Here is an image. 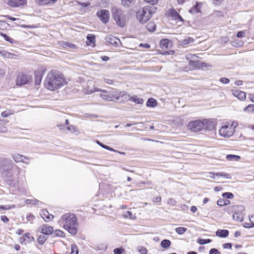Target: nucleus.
<instances>
[{
    "instance_id": "1",
    "label": "nucleus",
    "mask_w": 254,
    "mask_h": 254,
    "mask_svg": "<svg viewBox=\"0 0 254 254\" xmlns=\"http://www.w3.org/2000/svg\"><path fill=\"white\" fill-rule=\"evenodd\" d=\"M61 222L63 227L69 234L74 236L78 231V223L76 215L73 213H67L61 217Z\"/></svg>"
},
{
    "instance_id": "2",
    "label": "nucleus",
    "mask_w": 254,
    "mask_h": 254,
    "mask_svg": "<svg viewBox=\"0 0 254 254\" xmlns=\"http://www.w3.org/2000/svg\"><path fill=\"white\" fill-rule=\"evenodd\" d=\"M67 84L64 75L60 71L51 70L49 73V90H56Z\"/></svg>"
},
{
    "instance_id": "3",
    "label": "nucleus",
    "mask_w": 254,
    "mask_h": 254,
    "mask_svg": "<svg viewBox=\"0 0 254 254\" xmlns=\"http://www.w3.org/2000/svg\"><path fill=\"white\" fill-rule=\"evenodd\" d=\"M156 9L153 5L144 6L137 12V19L141 23H146L151 18L152 14L156 12Z\"/></svg>"
},
{
    "instance_id": "4",
    "label": "nucleus",
    "mask_w": 254,
    "mask_h": 254,
    "mask_svg": "<svg viewBox=\"0 0 254 254\" xmlns=\"http://www.w3.org/2000/svg\"><path fill=\"white\" fill-rule=\"evenodd\" d=\"M112 16L118 26L123 27L126 22V15L121 8L113 7L111 9Z\"/></svg>"
},
{
    "instance_id": "5",
    "label": "nucleus",
    "mask_w": 254,
    "mask_h": 254,
    "mask_svg": "<svg viewBox=\"0 0 254 254\" xmlns=\"http://www.w3.org/2000/svg\"><path fill=\"white\" fill-rule=\"evenodd\" d=\"M95 91H100L102 92L100 97L104 100L111 101H113V98L114 97V91L108 92L105 90L95 88L94 90H90L89 94L92 93Z\"/></svg>"
},
{
    "instance_id": "6",
    "label": "nucleus",
    "mask_w": 254,
    "mask_h": 254,
    "mask_svg": "<svg viewBox=\"0 0 254 254\" xmlns=\"http://www.w3.org/2000/svg\"><path fill=\"white\" fill-rule=\"evenodd\" d=\"M188 127L192 131H199L204 129L203 120H197L190 122L188 124Z\"/></svg>"
},
{
    "instance_id": "7",
    "label": "nucleus",
    "mask_w": 254,
    "mask_h": 254,
    "mask_svg": "<svg viewBox=\"0 0 254 254\" xmlns=\"http://www.w3.org/2000/svg\"><path fill=\"white\" fill-rule=\"evenodd\" d=\"M235 212L233 215V219L242 222L244 219V214L243 213V212L245 210V208L242 205H237L236 206H234Z\"/></svg>"
},
{
    "instance_id": "8",
    "label": "nucleus",
    "mask_w": 254,
    "mask_h": 254,
    "mask_svg": "<svg viewBox=\"0 0 254 254\" xmlns=\"http://www.w3.org/2000/svg\"><path fill=\"white\" fill-rule=\"evenodd\" d=\"M219 134L224 137H229L234 133V129L232 127L224 125L219 130Z\"/></svg>"
},
{
    "instance_id": "9",
    "label": "nucleus",
    "mask_w": 254,
    "mask_h": 254,
    "mask_svg": "<svg viewBox=\"0 0 254 254\" xmlns=\"http://www.w3.org/2000/svg\"><path fill=\"white\" fill-rule=\"evenodd\" d=\"M96 15L100 20L104 24L109 21L110 12L107 9H101L97 12Z\"/></svg>"
},
{
    "instance_id": "10",
    "label": "nucleus",
    "mask_w": 254,
    "mask_h": 254,
    "mask_svg": "<svg viewBox=\"0 0 254 254\" xmlns=\"http://www.w3.org/2000/svg\"><path fill=\"white\" fill-rule=\"evenodd\" d=\"M30 79V77L23 73H20L18 74L16 82V85L22 86L28 83L29 80Z\"/></svg>"
},
{
    "instance_id": "11",
    "label": "nucleus",
    "mask_w": 254,
    "mask_h": 254,
    "mask_svg": "<svg viewBox=\"0 0 254 254\" xmlns=\"http://www.w3.org/2000/svg\"><path fill=\"white\" fill-rule=\"evenodd\" d=\"M39 231L43 235H40L38 238V241L39 244H43L46 240V238L44 235H48V226L47 225H43L39 229Z\"/></svg>"
},
{
    "instance_id": "12",
    "label": "nucleus",
    "mask_w": 254,
    "mask_h": 254,
    "mask_svg": "<svg viewBox=\"0 0 254 254\" xmlns=\"http://www.w3.org/2000/svg\"><path fill=\"white\" fill-rule=\"evenodd\" d=\"M203 123L204 124V128L207 130H212L215 128L216 123L213 120L204 119L203 120Z\"/></svg>"
},
{
    "instance_id": "13",
    "label": "nucleus",
    "mask_w": 254,
    "mask_h": 254,
    "mask_svg": "<svg viewBox=\"0 0 254 254\" xmlns=\"http://www.w3.org/2000/svg\"><path fill=\"white\" fill-rule=\"evenodd\" d=\"M114 97L117 100H119L121 98H123V100L127 101L129 94L125 91H114Z\"/></svg>"
},
{
    "instance_id": "14",
    "label": "nucleus",
    "mask_w": 254,
    "mask_h": 254,
    "mask_svg": "<svg viewBox=\"0 0 254 254\" xmlns=\"http://www.w3.org/2000/svg\"><path fill=\"white\" fill-rule=\"evenodd\" d=\"M26 0H9L7 4L11 7H19L26 3Z\"/></svg>"
},
{
    "instance_id": "15",
    "label": "nucleus",
    "mask_w": 254,
    "mask_h": 254,
    "mask_svg": "<svg viewBox=\"0 0 254 254\" xmlns=\"http://www.w3.org/2000/svg\"><path fill=\"white\" fill-rule=\"evenodd\" d=\"M50 234L61 238H64L65 236V233L63 231L61 230H54L52 227L49 226V235Z\"/></svg>"
},
{
    "instance_id": "16",
    "label": "nucleus",
    "mask_w": 254,
    "mask_h": 254,
    "mask_svg": "<svg viewBox=\"0 0 254 254\" xmlns=\"http://www.w3.org/2000/svg\"><path fill=\"white\" fill-rule=\"evenodd\" d=\"M29 233L25 234L19 238V243L21 244H26L34 240L33 237H30Z\"/></svg>"
},
{
    "instance_id": "17",
    "label": "nucleus",
    "mask_w": 254,
    "mask_h": 254,
    "mask_svg": "<svg viewBox=\"0 0 254 254\" xmlns=\"http://www.w3.org/2000/svg\"><path fill=\"white\" fill-rule=\"evenodd\" d=\"M232 93L235 97L240 100H243L246 99V94L245 92L239 89H235L232 90Z\"/></svg>"
},
{
    "instance_id": "18",
    "label": "nucleus",
    "mask_w": 254,
    "mask_h": 254,
    "mask_svg": "<svg viewBox=\"0 0 254 254\" xmlns=\"http://www.w3.org/2000/svg\"><path fill=\"white\" fill-rule=\"evenodd\" d=\"M106 41L112 45L117 46L120 42V40L115 37L108 36L106 37Z\"/></svg>"
},
{
    "instance_id": "19",
    "label": "nucleus",
    "mask_w": 254,
    "mask_h": 254,
    "mask_svg": "<svg viewBox=\"0 0 254 254\" xmlns=\"http://www.w3.org/2000/svg\"><path fill=\"white\" fill-rule=\"evenodd\" d=\"M229 233L227 230L218 229L216 232V235L220 238H226L229 235Z\"/></svg>"
},
{
    "instance_id": "20",
    "label": "nucleus",
    "mask_w": 254,
    "mask_h": 254,
    "mask_svg": "<svg viewBox=\"0 0 254 254\" xmlns=\"http://www.w3.org/2000/svg\"><path fill=\"white\" fill-rule=\"evenodd\" d=\"M170 15L171 17H174L176 20L179 21H183V19L181 15L174 9H170Z\"/></svg>"
},
{
    "instance_id": "21",
    "label": "nucleus",
    "mask_w": 254,
    "mask_h": 254,
    "mask_svg": "<svg viewBox=\"0 0 254 254\" xmlns=\"http://www.w3.org/2000/svg\"><path fill=\"white\" fill-rule=\"evenodd\" d=\"M0 55L3 57L8 58V59H13L15 58V57H16V55L9 53L5 50H1L0 51Z\"/></svg>"
},
{
    "instance_id": "22",
    "label": "nucleus",
    "mask_w": 254,
    "mask_h": 254,
    "mask_svg": "<svg viewBox=\"0 0 254 254\" xmlns=\"http://www.w3.org/2000/svg\"><path fill=\"white\" fill-rule=\"evenodd\" d=\"M201 4L197 2H196L195 5L189 10V12L191 13H198L200 11V8Z\"/></svg>"
},
{
    "instance_id": "23",
    "label": "nucleus",
    "mask_w": 254,
    "mask_h": 254,
    "mask_svg": "<svg viewBox=\"0 0 254 254\" xmlns=\"http://www.w3.org/2000/svg\"><path fill=\"white\" fill-rule=\"evenodd\" d=\"M42 78V74L40 71H37L35 74V84L38 85L41 83Z\"/></svg>"
},
{
    "instance_id": "24",
    "label": "nucleus",
    "mask_w": 254,
    "mask_h": 254,
    "mask_svg": "<svg viewBox=\"0 0 254 254\" xmlns=\"http://www.w3.org/2000/svg\"><path fill=\"white\" fill-rule=\"evenodd\" d=\"M156 25L154 22L150 21L146 26V29L150 32H153L156 30Z\"/></svg>"
},
{
    "instance_id": "25",
    "label": "nucleus",
    "mask_w": 254,
    "mask_h": 254,
    "mask_svg": "<svg viewBox=\"0 0 254 254\" xmlns=\"http://www.w3.org/2000/svg\"><path fill=\"white\" fill-rule=\"evenodd\" d=\"M157 101L152 98H149L146 102V106L150 107H154L157 105Z\"/></svg>"
},
{
    "instance_id": "26",
    "label": "nucleus",
    "mask_w": 254,
    "mask_h": 254,
    "mask_svg": "<svg viewBox=\"0 0 254 254\" xmlns=\"http://www.w3.org/2000/svg\"><path fill=\"white\" fill-rule=\"evenodd\" d=\"M128 100L132 101H133L136 103H137V104H142L143 102V100L142 99L139 98H137L136 96L131 97L129 95L128 98H127V101Z\"/></svg>"
},
{
    "instance_id": "27",
    "label": "nucleus",
    "mask_w": 254,
    "mask_h": 254,
    "mask_svg": "<svg viewBox=\"0 0 254 254\" xmlns=\"http://www.w3.org/2000/svg\"><path fill=\"white\" fill-rule=\"evenodd\" d=\"M25 202H26V203H27V204H31L32 205L38 204L39 205H41L43 204V203L42 202L38 201V200H37L36 199H26L25 200Z\"/></svg>"
},
{
    "instance_id": "28",
    "label": "nucleus",
    "mask_w": 254,
    "mask_h": 254,
    "mask_svg": "<svg viewBox=\"0 0 254 254\" xmlns=\"http://www.w3.org/2000/svg\"><path fill=\"white\" fill-rule=\"evenodd\" d=\"M13 158L16 162H24L26 157L23 155L16 154L13 156Z\"/></svg>"
},
{
    "instance_id": "29",
    "label": "nucleus",
    "mask_w": 254,
    "mask_h": 254,
    "mask_svg": "<svg viewBox=\"0 0 254 254\" xmlns=\"http://www.w3.org/2000/svg\"><path fill=\"white\" fill-rule=\"evenodd\" d=\"M193 41V39H192L190 37H188L181 41V43L183 46L185 47L187 46L188 44H189L190 43L192 42Z\"/></svg>"
},
{
    "instance_id": "30",
    "label": "nucleus",
    "mask_w": 254,
    "mask_h": 254,
    "mask_svg": "<svg viewBox=\"0 0 254 254\" xmlns=\"http://www.w3.org/2000/svg\"><path fill=\"white\" fill-rule=\"evenodd\" d=\"M171 242L169 240H163L161 243V246L162 248L168 249L171 245Z\"/></svg>"
},
{
    "instance_id": "31",
    "label": "nucleus",
    "mask_w": 254,
    "mask_h": 254,
    "mask_svg": "<svg viewBox=\"0 0 254 254\" xmlns=\"http://www.w3.org/2000/svg\"><path fill=\"white\" fill-rule=\"evenodd\" d=\"M121 1L124 6L129 7L134 3L135 0H121Z\"/></svg>"
},
{
    "instance_id": "32",
    "label": "nucleus",
    "mask_w": 254,
    "mask_h": 254,
    "mask_svg": "<svg viewBox=\"0 0 254 254\" xmlns=\"http://www.w3.org/2000/svg\"><path fill=\"white\" fill-rule=\"evenodd\" d=\"M97 143L100 145V146H101L102 148H104V149H107L108 150H110V151H116V150H115L114 149H113V148H111L110 147V146H107L106 145H105L104 144H103L102 142H101L100 141H99V140H97L96 141Z\"/></svg>"
},
{
    "instance_id": "33",
    "label": "nucleus",
    "mask_w": 254,
    "mask_h": 254,
    "mask_svg": "<svg viewBox=\"0 0 254 254\" xmlns=\"http://www.w3.org/2000/svg\"><path fill=\"white\" fill-rule=\"evenodd\" d=\"M169 40L168 39H163L160 41V45L162 48H168L169 45Z\"/></svg>"
},
{
    "instance_id": "34",
    "label": "nucleus",
    "mask_w": 254,
    "mask_h": 254,
    "mask_svg": "<svg viewBox=\"0 0 254 254\" xmlns=\"http://www.w3.org/2000/svg\"><path fill=\"white\" fill-rule=\"evenodd\" d=\"M226 158L228 160H236L238 161L240 159V157L238 155L229 154L226 156Z\"/></svg>"
},
{
    "instance_id": "35",
    "label": "nucleus",
    "mask_w": 254,
    "mask_h": 254,
    "mask_svg": "<svg viewBox=\"0 0 254 254\" xmlns=\"http://www.w3.org/2000/svg\"><path fill=\"white\" fill-rule=\"evenodd\" d=\"M244 111L248 113L254 114V104L249 105L244 109Z\"/></svg>"
},
{
    "instance_id": "36",
    "label": "nucleus",
    "mask_w": 254,
    "mask_h": 254,
    "mask_svg": "<svg viewBox=\"0 0 254 254\" xmlns=\"http://www.w3.org/2000/svg\"><path fill=\"white\" fill-rule=\"evenodd\" d=\"M216 176L222 177L227 179H230L231 176L230 174L224 172H218L215 173Z\"/></svg>"
},
{
    "instance_id": "37",
    "label": "nucleus",
    "mask_w": 254,
    "mask_h": 254,
    "mask_svg": "<svg viewBox=\"0 0 254 254\" xmlns=\"http://www.w3.org/2000/svg\"><path fill=\"white\" fill-rule=\"evenodd\" d=\"M70 254H78V248L75 244H71Z\"/></svg>"
},
{
    "instance_id": "38",
    "label": "nucleus",
    "mask_w": 254,
    "mask_h": 254,
    "mask_svg": "<svg viewBox=\"0 0 254 254\" xmlns=\"http://www.w3.org/2000/svg\"><path fill=\"white\" fill-rule=\"evenodd\" d=\"M197 242L200 245H203L210 243L211 240L210 239H203L199 238L197 239Z\"/></svg>"
},
{
    "instance_id": "39",
    "label": "nucleus",
    "mask_w": 254,
    "mask_h": 254,
    "mask_svg": "<svg viewBox=\"0 0 254 254\" xmlns=\"http://www.w3.org/2000/svg\"><path fill=\"white\" fill-rule=\"evenodd\" d=\"M48 210L45 209H43L41 211L40 213V215L41 217L45 221H46V219H48Z\"/></svg>"
},
{
    "instance_id": "40",
    "label": "nucleus",
    "mask_w": 254,
    "mask_h": 254,
    "mask_svg": "<svg viewBox=\"0 0 254 254\" xmlns=\"http://www.w3.org/2000/svg\"><path fill=\"white\" fill-rule=\"evenodd\" d=\"M62 46L64 48H74L75 47V46L74 44L65 42H63L62 44Z\"/></svg>"
},
{
    "instance_id": "41",
    "label": "nucleus",
    "mask_w": 254,
    "mask_h": 254,
    "mask_svg": "<svg viewBox=\"0 0 254 254\" xmlns=\"http://www.w3.org/2000/svg\"><path fill=\"white\" fill-rule=\"evenodd\" d=\"M243 226L247 228H253L254 227V223L252 220H250L249 222H245L243 224Z\"/></svg>"
},
{
    "instance_id": "42",
    "label": "nucleus",
    "mask_w": 254,
    "mask_h": 254,
    "mask_svg": "<svg viewBox=\"0 0 254 254\" xmlns=\"http://www.w3.org/2000/svg\"><path fill=\"white\" fill-rule=\"evenodd\" d=\"M187 229L185 227H178L176 228V232L180 235L184 234L187 231Z\"/></svg>"
},
{
    "instance_id": "43",
    "label": "nucleus",
    "mask_w": 254,
    "mask_h": 254,
    "mask_svg": "<svg viewBox=\"0 0 254 254\" xmlns=\"http://www.w3.org/2000/svg\"><path fill=\"white\" fill-rule=\"evenodd\" d=\"M0 35L4 38L5 41L9 42L10 43H13V39L11 37L8 36L6 34L0 33Z\"/></svg>"
},
{
    "instance_id": "44",
    "label": "nucleus",
    "mask_w": 254,
    "mask_h": 254,
    "mask_svg": "<svg viewBox=\"0 0 254 254\" xmlns=\"http://www.w3.org/2000/svg\"><path fill=\"white\" fill-rule=\"evenodd\" d=\"M230 202V201L228 200H224L222 199H219L218 200L217 203L219 206H223L226 205V202Z\"/></svg>"
},
{
    "instance_id": "45",
    "label": "nucleus",
    "mask_w": 254,
    "mask_h": 254,
    "mask_svg": "<svg viewBox=\"0 0 254 254\" xmlns=\"http://www.w3.org/2000/svg\"><path fill=\"white\" fill-rule=\"evenodd\" d=\"M222 196L224 198H233L234 197V195L231 192H224L222 194Z\"/></svg>"
},
{
    "instance_id": "46",
    "label": "nucleus",
    "mask_w": 254,
    "mask_h": 254,
    "mask_svg": "<svg viewBox=\"0 0 254 254\" xmlns=\"http://www.w3.org/2000/svg\"><path fill=\"white\" fill-rule=\"evenodd\" d=\"M12 114H13V113L11 111L6 110V111H5L2 112L1 114V115L2 117L5 118V117H8L9 116L11 115Z\"/></svg>"
},
{
    "instance_id": "47",
    "label": "nucleus",
    "mask_w": 254,
    "mask_h": 254,
    "mask_svg": "<svg viewBox=\"0 0 254 254\" xmlns=\"http://www.w3.org/2000/svg\"><path fill=\"white\" fill-rule=\"evenodd\" d=\"M95 36L93 34H88L87 36V39L90 42V43H94L95 42Z\"/></svg>"
},
{
    "instance_id": "48",
    "label": "nucleus",
    "mask_w": 254,
    "mask_h": 254,
    "mask_svg": "<svg viewBox=\"0 0 254 254\" xmlns=\"http://www.w3.org/2000/svg\"><path fill=\"white\" fill-rule=\"evenodd\" d=\"M35 2L40 5H44L48 4V0H35Z\"/></svg>"
},
{
    "instance_id": "49",
    "label": "nucleus",
    "mask_w": 254,
    "mask_h": 254,
    "mask_svg": "<svg viewBox=\"0 0 254 254\" xmlns=\"http://www.w3.org/2000/svg\"><path fill=\"white\" fill-rule=\"evenodd\" d=\"M34 219H35V216L33 214H32L31 213H29V214H27L26 219H27V221L31 222Z\"/></svg>"
},
{
    "instance_id": "50",
    "label": "nucleus",
    "mask_w": 254,
    "mask_h": 254,
    "mask_svg": "<svg viewBox=\"0 0 254 254\" xmlns=\"http://www.w3.org/2000/svg\"><path fill=\"white\" fill-rule=\"evenodd\" d=\"M138 251L140 254H147V249L143 247H140L139 248Z\"/></svg>"
},
{
    "instance_id": "51",
    "label": "nucleus",
    "mask_w": 254,
    "mask_h": 254,
    "mask_svg": "<svg viewBox=\"0 0 254 254\" xmlns=\"http://www.w3.org/2000/svg\"><path fill=\"white\" fill-rule=\"evenodd\" d=\"M124 250L122 248H116L114 250V254H122Z\"/></svg>"
},
{
    "instance_id": "52",
    "label": "nucleus",
    "mask_w": 254,
    "mask_h": 254,
    "mask_svg": "<svg viewBox=\"0 0 254 254\" xmlns=\"http://www.w3.org/2000/svg\"><path fill=\"white\" fill-rule=\"evenodd\" d=\"M209 254H220V253L217 249L212 248L209 251Z\"/></svg>"
},
{
    "instance_id": "53",
    "label": "nucleus",
    "mask_w": 254,
    "mask_h": 254,
    "mask_svg": "<svg viewBox=\"0 0 254 254\" xmlns=\"http://www.w3.org/2000/svg\"><path fill=\"white\" fill-rule=\"evenodd\" d=\"M124 217L127 218L132 219V212L129 211H127L124 214Z\"/></svg>"
},
{
    "instance_id": "54",
    "label": "nucleus",
    "mask_w": 254,
    "mask_h": 254,
    "mask_svg": "<svg viewBox=\"0 0 254 254\" xmlns=\"http://www.w3.org/2000/svg\"><path fill=\"white\" fill-rule=\"evenodd\" d=\"M220 81L223 84H227L230 82V80L226 77H222L220 79Z\"/></svg>"
},
{
    "instance_id": "55",
    "label": "nucleus",
    "mask_w": 254,
    "mask_h": 254,
    "mask_svg": "<svg viewBox=\"0 0 254 254\" xmlns=\"http://www.w3.org/2000/svg\"><path fill=\"white\" fill-rule=\"evenodd\" d=\"M245 33L244 31H239L237 34V37L240 38L245 37Z\"/></svg>"
},
{
    "instance_id": "56",
    "label": "nucleus",
    "mask_w": 254,
    "mask_h": 254,
    "mask_svg": "<svg viewBox=\"0 0 254 254\" xmlns=\"http://www.w3.org/2000/svg\"><path fill=\"white\" fill-rule=\"evenodd\" d=\"M78 4L83 7H87L90 5V3L89 2H78Z\"/></svg>"
},
{
    "instance_id": "57",
    "label": "nucleus",
    "mask_w": 254,
    "mask_h": 254,
    "mask_svg": "<svg viewBox=\"0 0 254 254\" xmlns=\"http://www.w3.org/2000/svg\"><path fill=\"white\" fill-rule=\"evenodd\" d=\"M168 203L172 205H175L176 204V201L173 198H170L168 200Z\"/></svg>"
},
{
    "instance_id": "58",
    "label": "nucleus",
    "mask_w": 254,
    "mask_h": 254,
    "mask_svg": "<svg viewBox=\"0 0 254 254\" xmlns=\"http://www.w3.org/2000/svg\"><path fill=\"white\" fill-rule=\"evenodd\" d=\"M0 219L4 223H7L8 221H9V219L8 218H7V216H6L5 215H2L0 217Z\"/></svg>"
},
{
    "instance_id": "59",
    "label": "nucleus",
    "mask_w": 254,
    "mask_h": 254,
    "mask_svg": "<svg viewBox=\"0 0 254 254\" xmlns=\"http://www.w3.org/2000/svg\"><path fill=\"white\" fill-rule=\"evenodd\" d=\"M147 3H151L152 5L155 4L158 2V0H144Z\"/></svg>"
},
{
    "instance_id": "60",
    "label": "nucleus",
    "mask_w": 254,
    "mask_h": 254,
    "mask_svg": "<svg viewBox=\"0 0 254 254\" xmlns=\"http://www.w3.org/2000/svg\"><path fill=\"white\" fill-rule=\"evenodd\" d=\"M224 249H231L232 244L231 243H225L223 245Z\"/></svg>"
},
{
    "instance_id": "61",
    "label": "nucleus",
    "mask_w": 254,
    "mask_h": 254,
    "mask_svg": "<svg viewBox=\"0 0 254 254\" xmlns=\"http://www.w3.org/2000/svg\"><path fill=\"white\" fill-rule=\"evenodd\" d=\"M5 73V70L0 67V79L2 78L4 76Z\"/></svg>"
},
{
    "instance_id": "62",
    "label": "nucleus",
    "mask_w": 254,
    "mask_h": 254,
    "mask_svg": "<svg viewBox=\"0 0 254 254\" xmlns=\"http://www.w3.org/2000/svg\"><path fill=\"white\" fill-rule=\"evenodd\" d=\"M189 65L192 66H196L197 65V62L192 61H190L189 62Z\"/></svg>"
},
{
    "instance_id": "63",
    "label": "nucleus",
    "mask_w": 254,
    "mask_h": 254,
    "mask_svg": "<svg viewBox=\"0 0 254 254\" xmlns=\"http://www.w3.org/2000/svg\"><path fill=\"white\" fill-rule=\"evenodd\" d=\"M7 129L5 127H0V133H6Z\"/></svg>"
},
{
    "instance_id": "64",
    "label": "nucleus",
    "mask_w": 254,
    "mask_h": 254,
    "mask_svg": "<svg viewBox=\"0 0 254 254\" xmlns=\"http://www.w3.org/2000/svg\"><path fill=\"white\" fill-rule=\"evenodd\" d=\"M104 81L106 83H108L109 84H113V81L111 79H108V78H104Z\"/></svg>"
}]
</instances>
